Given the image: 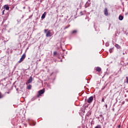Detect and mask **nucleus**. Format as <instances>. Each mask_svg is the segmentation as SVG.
I'll use <instances>...</instances> for the list:
<instances>
[{
  "instance_id": "nucleus-29",
  "label": "nucleus",
  "mask_w": 128,
  "mask_h": 128,
  "mask_svg": "<svg viewBox=\"0 0 128 128\" xmlns=\"http://www.w3.org/2000/svg\"><path fill=\"white\" fill-rule=\"evenodd\" d=\"M100 116H102V115L101 114V115H100Z\"/></svg>"
},
{
  "instance_id": "nucleus-26",
  "label": "nucleus",
  "mask_w": 128,
  "mask_h": 128,
  "mask_svg": "<svg viewBox=\"0 0 128 128\" xmlns=\"http://www.w3.org/2000/svg\"><path fill=\"white\" fill-rule=\"evenodd\" d=\"M24 10L26 8V6L23 7Z\"/></svg>"
},
{
  "instance_id": "nucleus-3",
  "label": "nucleus",
  "mask_w": 128,
  "mask_h": 128,
  "mask_svg": "<svg viewBox=\"0 0 128 128\" xmlns=\"http://www.w3.org/2000/svg\"><path fill=\"white\" fill-rule=\"evenodd\" d=\"M32 82V77L30 76L27 82H26V84H30Z\"/></svg>"
},
{
  "instance_id": "nucleus-12",
  "label": "nucleus",
  "mask_w": 128,
  "mask_h": 128,
  "mask_svg": "<svg viewBox=\"0 0 128 128\" xmlns=\"http://www.w3.org/2000/svg\"><path fill=\"white\" fill-rule=\"evenodd\" d=\"M27 88H28V90H31V89H32V85H30V84L28 85V86Z\"/></svg>"
},
{
  "instance_id": "nucleus-17",
  "label": "nucleus",
  "mask_w": 128,
  "mask_h": 128,
  "mask_svg": "<svg viewBox=\"0 0 128 128\" xmlns=\"http://www.w3.org/2000/svg\"><path fill=\"white\" fill-rule=\"evenodd\" d=\"M72 34H76V30H74L72 32Z\"/></svg>"
},
{
  "instance_id": "nucleus-19",
  "label": "nucleus",
  "mask_w": 128,
  "mask_h": 128,
  "mask_svg": "<svg viewBox=\"0 0 128 128\" xmlns=\"http://www.w3.org/2000/svg\"><path fill=\"white\" fill-rule=\"evenodd\" d=\"M104 102V98H103L102 99V102Z\"/></svg>"
},
{
  "instance_id": "nucleus-8",
  "label": "nucleus",
  "mask_w": 128,
  "mask_h": 128,
  "mask_svg": "<svg viewBox=\"0 0 128 128\" xmlns=\"http://www.w3.org/2000/svg\"><path fill=\"white\" fill-rule=\"evenodd\" d=\"M46 12H44L42 16V18H46Z\"/></svg>"
},
{
  "instance_id": "nucleus-23",
  "label": "nucleus",
  "mask_w": 128,
  "mask_h": 128,
  "mask_svg": "<svg viewBox=\"0 0 128 128\" xmlns=\"http://www.w3.org/2000/svg\"><path fill=\"white\" fill-rule=\"evenodd\" d=\"M118 128H120V125H118Z\"/></svg>"
},
{
  "instance_id": "nucleus-30",
  "label": "nucleus",
  "mask_w": 128,
  "mask_h": 128,
  "mask_svg": "<svg viewBox=\"0 0 128 128\" xmlns=\"http://www.w3.org/2000/svg\"><path fill=\"white\" fill-rule=\"evenodd\" d=\"M28 48H26V50H28Z\"/></svg>"
},
{
  "instance_id": "nucleus-16",
  "label": "nucleus",
  "mask_w": 128,
  "mask_h": 128,
  "mask_svg": "<svg viewBox=\"0 0 128 128\" xmlns=\"http://www.w3.org/2000/svg\"><path fill=\"white\" fill-rule=\"evenodd\" d=\"M57 54H58V52H54V56H56Z\"/></svg>"
},
{
  "instance_id": "nucleus-6",
  "label": "nucleus",
  "mask_w": 128,
  "mask_h": 128,
  "mask_svg": "<svg viewBox=\"0 0 128 128\" xmlns=\"http://www.w3.org/2000/svg\"><path fill=\"white\" fill-rule=\"evenodd\" d=\"M104 14L105 16H108V8H105V9L104 10Z\"/></svg>"
},
{
  "instance_id": "nucleus-32",
  "label": "nucleus",
  "mask_w": 128,
  "mask_h": 128,
  "mask_svg": "<svg viewBox=\"0 0 128 128\" xmlns=\"http://www.w3.org/2000/svg\"><path fill=\"white\" fill-rule=\"evenodd\" d=\"M40 61V60H39Z\"/></svg>"
},
{
  "instance_id": "nucleus-20",
  "label": "nucleus",
  "mask_w": 128,
  "mask_h": 128,
  "mask_svg": "<svg viewBox=\"0 0 128 128\" xmlns=\"http://www.w3.org/2000/svg\"><path fill=\"white\" fill-rule=\"evenodd\" d=\"M4 10L2 11V16H4Z\"/></svg>"
},
{
  "instance_id": "nucleus-15",
  "label": "nucleus",
  "mask_w": 128,
  "mask_h": 128,
  "mask_svg": "<svg viewBox=\"0 0 128 128\" xmlns=\"http://www.w3.org/2000/svg\"><path fill=\"white\" fill-rule=\"evenodd\" d=\"M95 128H102V126L100 125H97Z\"/></svg>"
},
{
  "instance_id": "nucleus-14",
  "label": "nucleus",
  "mask_w": 128,
  "mask_h": 128,
  "mask_svg": "<svg viewBox=\"0 0 128 128\" xmlns=\"http://www.w3.org/2000/svg\"><path fill=\"white\" fill-rule=\"evenodd\" d=\"M4 96L2 94V92H0V98H4Z\"/></svg>"
},
{
  "instance_id": "nucleus-10",
  "label": "nucleus",
  "mask_w": 128,
  "mask_h": 128,
  "mask_svg": "<svg viewBox=\"0 0 128 128\" xmlns=\"http://www.w3.org/2000/svg\"><path fill=\"white\" fill-rule=\"evenodd\" d=\"M96 72H100V70H102V68H100V67H97L96 68Z\"/></svg>"
},
{
  "instance_id": "nucleus-1",
  "label": "nucleus",
  "mask_w": 128,
  "mask_h": 128,
  "mask_svg": "<svg viewBox=\"0 0 128 128\" xmlns=\"http://www.w3.org/2000/svg\"><path fill=\"white\" fill-rule=\"evenodd\" d=\"M52 30H48V29H45L44 30V32L46 34V38L50 37L52 36Z\"/></svg>"
},
{
  "instance_id": "nucleus-27",
  "label": "nucleus",
  "mask_w": 128,
  "mask_h": 128,
  "mask_svg": "<svg viewBox=\"0 0 128 128\" xmlns=\"http://www.w3.org/2000/svg\"><path fill=\"white\" fill-rule=\"evenodd\" d=\"M122 54H125L124 52H123V53H122Z\"/></svg>"
},
{
  "instance_id": "nucleus-13",
  "label": "nucleus",
  "mask_w": 128,
  "mask_h": 128,
  "mask_svg": "<svg viewBox=\"0 0 128 128\" xmlns=\"http://www.w3.org/2000/svg\"><path fill=\"white\" fill-rule=\"evenodd\" d=\"M110 52V54H112V52H114V48H110L109 50Z\"/></svg>"
},
{
  "instance_id": "nucleus-24",
  "label": "nucleus",
  "mask_w": 128,
  "mask_h": 128,
  "mask_svg": "<svg viewBox=\"0 0 128 128\" xmlns=\"http://www.w3.org/2000/svg\"><path fill=\"white\" fill-rule=\"evenodd\" d=\"M105 106H106V108H108V104H106Z\"/></svg>"
},
{
  "instance_id": "nucleus-28",
  "label": "nucleus",
  "mask_w": 128,
  "mask_h": 128,
  "mask_svg": "<svg viewBox=\"0 0 128 128\" xmlns=\"http://www.w3.org/2000/svg\"><path fill=\"white\" fill-rule=\"evenodd\" d=\"M88 2H90V0H88Z\"/></svg>"
},
{
  "instance_id": "nucleus-25",
  "label": "nucleus",
  "mask_w": 128,
  "mask_h": 128,
  "mask_svg": "<svg viewBox=\"0 0 128 128\" xmlns=\"http://www.w3.org/2000/svg\"><path fill=\"white\" fill-rule=\"evenodd\" d=\"M68 27H65L64 30H66Z\"/></svg>"
},
{
  "instance_id": "nucleus-31",
  "label": "nucleus",
  "mask_w": 128,
  "mask_h": 128,
  "mask_svg": "<svg viewBox=\"0 0 128 128\" xmlns=\"http://www.w3.org/2000/svg\"><path fill=\"white\" fill-rule=\"evenodd\" d=\"M7 94H10V92H8Z\"/></svg>"
},
{
  "instance_id": "nucleus-21",
  "label": "nucleus",
  "mask_w": 128,
  "mask_h": 128,
  "mask_svg": "<svg viewBox=\"0 0 128 128\" xmlns=\"http://www.w3.org/2000/svg\"><path fill=\"white\" fill-rule=\"evenodd\" d=\"M126 82L128 84V76L126 77Z\"/></svg>"
},
{
  "instance_id": "nucleus-2",
  "label": "nucleus",
  "mask_w": 128,
  "mask_h": 128,
  "mask_svg": "<svg viewBox=\"0 0 128 128\" xmlns=\"http://www.w3.org/2000/svg\"><path fill=\"white\" fill-rule=\"evenodd\" d=\"M26 58V54H23L20 58V60L18 62V64H20L22 62H24V60Z\"/></svg>"
},
{
  "instance_id": "nucleus-22",
  "label": "nucleus",
  "mask_w": 128,
  "mask_h": 128,
  "mask_svg": "<svg viewBox=\"0 0 128 128\" xmlns=\"http://www.w3.org/2000/svg\"><path fill=\"white\" fill-rule=\"evenodd\" d=\"M106 46H109L108 43H106Z\"/></svg>"
},
{
  "instance_id": "nucleus-7",
  "label": "nucleus",
  "mask_w": 128,
  "mask_h": 128,
  "mask_svg": "<svg viewBox=\"0 0 128 128\" xmlns=\"http://www.w3.org/2000/svg\"><path fill=\"white\" fill-rule=\"evenodd\" d=\"M4 8L6 10H10V6H8V5H4Z\"/></svg>"
},
{
  "instance_id": "nucleus-11",
  "label": "nucleus",
  "mask_w": 128,
  "mask_h": 128,
  "mask_svg": "<svg viewBox=\"0 0 128 128\" xmlns=\"http://www.w3.org/2000/svg\"><path fill=\"white\" fill-rule=\"evenodd\" d=\"M116 48H120V45H118V44H116L115 45Z\"/></svg>"
},
{
  "instance_id": "nucleus-4",
  "label": "nucleus",
  "mask_w": 128,
  "mask_h": 128,
  "mask_svg": "<svg viewBox=\"0 0 128 128\" xmlns=\"http://www.w3.org/2000/svg\"><path fill=\"white\" fill-rule=\"evenodd\" d=\"M92 100H94V97L92 96H91L88 98L87 102H88L90 104L92 102Z\"/></svg>"
},
{
  "instance_id": "nucleus-5",
  "label": "nucleus",
  "mask_w": 128,
  "mask_h": 128,
  "mask_svg": "<svg viewBox=\"0 0 128 128\" xmlns=\"http://www.w3.org/2000/svg\"><path fill=\"white\" fill-rule=\"evenodd\" d=\"M44 94V90H42L38 91V96H40L41 94Z\"/></svg>"
},
{
  "instance_id": "nucleus-9",
  "label": "nucleus",
  "mask_w": 128,
  "mask_h": 128,
  "mask_svg": "<svg viewBox=\"0 0 128 128\" xmlns=\"http://www.w3.org/2000/svg\"><path fill=\"white\" fill-rule=\"evenodd\" d=\"M118 20H124V16L122 15L119 16Z\"/></svg>"
},
{
  "instance_id": "nucleus-18",
  "label": "nucleus",
  "mask_w": 128,
  "mask_h": 128,
  "mask_svg": "<svg viewBox=\"0 0 128 128\" xmlns=\"http://www.w3.org/2000/svg\"><path fill=\"white\" fill-rule=\"evenodd\" d=\"M106 86H108V84H106V86H104L102 87V90H104V88H106Z\"/></svg>"
}]
</instances>
